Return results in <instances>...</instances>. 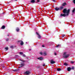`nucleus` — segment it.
Segmentation results:
<instances>
[{"instance_id": "obj_1", "label": "nucleus", "mask_w": 75, "mask_h": 75, "mask_svg": "<svg viewBox=\"0 0 75 75\" xmlns=\"http://www.w3.org/2000/svg\"><path fill=\"white\" fill-rule=\"evenodd\" d=\"M70 11V10L68 9L67 10V9L66 8L64 9L63 11V13H67V15L68 16V14L69 13V12Z\"/></svg>"}, {"instance_id": "obj_2", "label": "nucleus", "mask_w": 75, "mask_h": 75, "mask_svg": "<svg viewBox=\"0 0 75 75\" xmlns=\"http://www.w3.org/2000/svg\"><path fill=\"white\" fill-rule=\"evenodd\" d=\"M67 54V52H65L63 54V57L65 58H67L68 57H69V54Z\"/></svg>"}, {"instance_id": "obj_3", "label": "nucleus", "mask_w": 75, "mask_h": 75, "mask_svg": "<svg viewBox=\"0 0 75 75\" xmlns=\"http://www.w3.org/2000/svg\"><path fill=\"white\" fill-rule=\"evenodd\" d=\"M40 54H41V55H42L45 56L47 55V53L45 52H44V53H42V52H41L40 53Z\"/></svg>"}, {"instance_id": "obj_4", "label": "nucleus", "mask_w": 75, "mask_h": 75, "mask_svg": "<svg viewBox=\"0 0 75 75\" xmlns=\"http://www.w3.org/2000/svg\"><path fill=\"white\" fill-rule=\"evenodd\" d=\"M18 42H20L21 43V45H23V44H24V42H23V41H18Z\"/></svg>"}, {"instance_id": "obj_5", "label": "nucleus", "mask_w": 75, "mask_h": 75, "mask_svg": "<svg viewBox=\"0 0 75 75\" xmlns=\"http://www.w3.org/2000/svg\"><path fill=\"white\" fill-rule=\"evenodd\" d=\"M50 62L52 64H55V62L54 61V60L52 59L51 60Z\"/></svg>"}, {"instance_id": "obj_6", "label": "nucleus", "mask_w": 75, "mask_h": 75, "mask_svg": "<svg viewBox=\"0 0 75 75\" xmlns=\"http://www.w3.org/2000/svg\"><path fill=\"white\" fill-rule=\"evenodd\" d=\"M25 74H27V75H30V72L29 71H26L25 73Z\"/></svg>"}, {"instance_id": "obj_7", "label": "nucleus", "mask_w": 75, "mask_h": 75, "mask_svg": "<svg viewBox=\"0 0 75 75\" xmlns=\"http://www.w3.org/2000/svg\"><path fill=\"white\" fill-rule=\"evenodd\" d=\"M36 34L37 35H38V38H41V36H40V35L38 34V33L36 32Z\"/></svg>"}, {"instance_id": "obj_8", "label": "nucleus", "mask_w": 75, "mask_h": 75, "mask_svg": "<svg viewBox=\"0 0 75 75\" xmlns=\"http://www.w3.org/2000/svg\"><path fill=\"white\" fill-rule=\"evenodd\" d=\"M44 59L43 58V57H41L40 58H38V59H39V60H43Z\"/></svg>"}, {"instance_id": "obj_9", "label": "nucleus", "mask_w": 75, "mask_h": 75, "mask_svg": "<svg viewBox=\"0 0 75 75\" xmlns=\"http://www.w3.org/2000/svg\"><path fill=\"white\" fill-rule=\"evenodd\" d=\"M65 16H66V15L65 14H61L60 15V17H65Z\"/></svg>"}, {"instance_id": "obj_10", "label": "nucleus", "mask_w": 75, "mask_h": 75, "mask_svg": "<svg viewBox=\"0 0 75 75\" xmlns=\"http://www.w3.org/2000/svg\"><path fill=\"white\" fill-rule=\"evenodd\" d=\"M72 69L70 67H68L67 68V70L68 71H70L71 70V69Z\"/></svg>"}, {"instance_id": "obj_11", "label": "nucleus", "mask_w": 75, "mask_h": 75, "mask_svg": "<svg viewBox=\"0 0 75 75\" xmlns=\"http://www.w3.org/2000/svg\"><path fill=\"white\" fill-rule=\"evenodd\" d=\"M63 8H64V7H63V6H61L59 8V9L60 10H62V9H63Z\"/></svg>"}, {"instance_id": "obj_12", "label": "nucleus", "mask_w": 75, "mask_h": 75, "mask_svg": "<svg viewBox=\"0 0 75 75\" xmlns=\"http://www.w3.org/2000/svg\"><path fill=\"white\" fill-rule=\"evenodd\" d=\"M35 0H31L30 1V2L32 3H35Z\"/></svg>"}, {"instance_id": "obj_13", "label": "nucleus", "mask_w": 75, "mask_h": 75, "mask_svg": "<svg viewBox=\"0 0 75 75\" xmlns=\"http://www.w3.org/2000/svg\"><path fill=\"white\" fill-rule=\"evenodd\" d=\"M55 10H56V11H58V10H59V8L56 7L55 8Z\"/></svg>"}, {"instance_id": "obj_14", "label": "nucleus", "mask_w": 75, "mask_h": 75, "mask_svg": "<svg viewBox=\"0 0 75 75\" xmlns=\"http://www.w3.org/2000/svg\"><path fill=\"white\" fill-rule=\"evenodd\" d=\"M16 31L17 32H18L19 31H20V29H19V28H17L16 29Z\"/></svg>"}, {"instance_id": "obj_15", "label": "nucleus", "mask_w": 75, "mask_h": 75, "mask_svg": "<svg viewBox=\"0 0 75 75\" xmlns=\"http://www.w3.org/2000/svg\"><path fill=\"white\" fill-rule=\"evenodd\" d=\"M5 28V26L3 25L2 27L1 28L2 29H4V28Z\"/></svg>"}, {"instance_id": "obj_16", "label": "nucleus", "mask_w": 75, "mask_h": 75, "mask_svg": "<svg viewBox=\"0 0 75 75\" xmlns=\"http://www.w3.org/2000/svg\"><path fill=\"white\" fill-rule=\"evenodd\" d=\"M67 4H66V3L65 2L64 3L62 4V6H65Z\"/></svg>"}, {"instance_id": "obj_17", "label": "nucleus", "mask_w": 75, "mask_h": 75, "mask_svg": "<svg viewBox=\"0 0 75 75\" xmlns=\"http://www.w3.org/2000/svg\"><path fill=\"white\" fill-rule=\"evenodd\" d=\"M24 65V64H21L20 65V67H23Z\"/></svg>"}, {"instance_id": "obj_18", "label": "nucleus", "mask_w": 75, "mask_h": 75, "mask_svg": "<svg viewBox=\"0 0 75 75\" xmlns=\"http://www.w3.org/2000/svg\"><path fill=\"white\" fill-rule=\"evenodd\" d=\"M57 70L58 71H61V69L60 68H58L57 69Z\"/></svg>"}, {"instance_id": "obj_19", "label": "nucleus", "mask_w": 75, "mask_h": 75, "mask_svg": "<svg viewBox=\"0 0 75 75\" xmlns=\"http://www.w3.org/2000/svg\"><path fill=\"white\" fill-rule=\"evenodd\" d=\"M64 65H65V66H67V65H68V64H67V63H65L64 64Z\"/></svg>"}, {"instance_id": "obj_20", "label": "nucleus", "mask_w": 75, "mask_h": 75, "mask_svg": "<svg viewBox=\"0 0 75 75\" xmlns=\"http://www.w3.org/2000/svg\"><path fill=\"white\" fill-rule=\"evenodd\" d=\"M20 55H22V54H23V52H20Z\"/></svg>"}, {"instance_id": "obj_21", "label": "nucleus", "mask_w": 75, "mask_h": 75, "mask_svg": "<svg viewBox=\"0 0 75 75\" xmlns=\"http://www.w3.org/2000/svg\"><path fill=\"white\" fill-rule=\"evenodd\" d=\"M13 71H14L15 72L16 71H18V69H15V70H13Z\"/></svg>"}, {"instance_id": "obj_22", "label": "nucleus", "mask_w": 75, "mask_h": 75, "mask_svg": "<svg viewBox=\"0 0 75 75\" xmlns=\"http://www.w3.org/2000/svg\"><path fill=\"white\" fill-rule=\"evenodd\" d=\"M75 8L72 11L73 13H74V12H75Z\"/></svg>"}, {"instance_id": "obj_23", "label": "nucleus", "mask_w": 75, "mask_h": 75, "mask_svg": "<svg viewBox=\"0 0 75 75\" xmlns=\"http://www.w3.org/2000/svg\"><path fill=\"white\" fill-rule=\"evenodd\" d=\"M5 49L6 50V51H7V50H8V47H6L5 48Z\"/></svg>"}, {"instance_id": "obj_24", "label": "nucleus", "mask_w": 75, "mask_h": 75, "mask_svg": "<svg viewBox=\"0 0 75 75\" xmlns=\"http://www.w3.org/2000/svg\"><path fill=\"white\" fill-rule=\"evenodd\" d=\"M20 61H22V62H25V61H24V60H22L21 59H20Z\"/></svg>"}, {"instance_id": "obj_25", "label": "nucleus", "mask_w": 75, "mask_h": 75, "mask_svg": "<svg viewBox=\"0 0 75 75\" xmlns=\"http://www.w3.org/2000/svg\"><path fill=\"white\" fill-rule=\"evenodd\" d=\"M70 63L71 64H74V62L73 61H71L70 62Z\"/></svg>"}, {"instance_id": "obj_26", "label": "nucleus", "mask_w": 75, "mask_h": 75, "mask_svg": "<svg viewBox=\"0 0 75 75\" xmlns=\"http://www.w3.org/2000/svg\"><path fill=\"white\" fill-rule=\"evenodd\" d=\"M23 57H26V56H25V54H23Z\"/></svg>"}, {"instance_id": "obj_27", "label": "nucleus", "mask_w": 75, "mask_h": 75, "mask_svg": "<svg viewBox=\"0 0 75 75\" xmlns=\"http://www.w3.org/2000/svg\"><path fill=\"white\" fill-rule=\"evenodd\" d=\"M60 46V45H57V46H56V47H59V46Z\"/></svg>"}, {"instance_id": "obj_28", "label": "nucleus", "mask_w": 75, "mask_h": 75, "mask_svg": "<svg viewBox=\"0 0 75 75\" xmlns=\"http://www.w3.org/2000/svg\"><path fill=\"white\" fill-rule=\"evenodd\" d=\"M11 48H13V46H11Z\"/></svg>"}, {"instance_id": "obj_29", "label": "nucleus", "mask_w": 75, "mask_h": 75, "mask_svg": "<svg viewBox=\"0 0 75 75\" xmlns=\"http://www.w3.org/2000/svg\"><path fill=\"white\" fill-rule=\"evenodd\" d=\"M40 0H37V2H40Z\"/></svg>"}, {"instance_id": "obj_30", "label": "nucleus", "mask_w": 75, "mask_h": 75, "mask_svg": "<svg viewBox=\"0 0 75 75\" xmlns=\"http://www.w3.org/2000/svg\"><path fill=\"white\" fill-rule=\"evenodd\" d=\"M64 36H65V35H62V37H64Z\"/></svg>"}, {"instance_id": "obj_31", "label": "nucleus", "mask_w": 75, "mask_h": 75, "mask_svg": "<svg viewBox=\"0 0 75 75\" xmlns=\"http://www.w3.org/2000/svg\"><path fill=\"white\" fill-rule=\"evenodd\" d=\"M6 41H8V39H6Z\"/></svg>"}, {"instance_id": "obj_32", "label": "nucleus", "mask_w": 75, "mask_h": 75, "mask_svg": "<svg viewBox=\"0 0 75 75\" xmlns=\"http://www.w3.org/2000/svg\"><path fill=\"white\" fill-rule=\"evenodd\" d=\"M71 69H74V67H73Z\"/></svg>"}, {"instance_id": "obj_33", "label": "nucleus", "mask_w": 75, "mask_h": 75, "mask_svg": "<svg viewBox=\"0 0 75 75\" xmlns=\"http://www.w3.org/2000/svg\"><path fill=\"white\" fill-rule=\"evenodd\" d=\"M53 1H54V2H56V1H55V0H53Z\"/></svg>"}, {"instance_id": "obj_34", "label": "nucleus", "mask_w": 75, "mask_h": 75, "mask_svg": "<svg viewBox=\"0 0 75 75\" xmlns=\"http://www.w3.org/2000/svg\"><path fill=\"white\" fill-rule=\"evenodd\" d=\"M43 67H45V64H43Z\"/></svg>"}, {"instance_id": "obj_35", "label": "nucleus", "mask_w": 75, "mask_h": 75, "mask_svg": "<svg viewBox=\"0 0 75 75\" xmlns=\"http://www.w3.org/2000/svg\"><path fill=\"white\" fill-rule=\"evenodd\" d=\"M42 47H44V45H42Z\"/></svg>"}, {"instance_id": "obj_36", "label": "nucleus", "mask_w": 75, "mask_h": 75, "mask_svg": "<svg viewBox=\"0 0 75 75\" xmlns=\"http://www.w3.org/2000/svg\"><path fill=\"white\" fill-rule=\"evenodd\" d=\"M54 55H57V54H56V53H55L54 54Z\"/></svg>"}, {"instance_id": "obj_37", "label": "nucleus", "mask_w": 75, "mask_h": 75, "mask_svg": "<svg viewBox=\"0 0 75 75\" xmlns=\"http://www.w3.org/2000/svg\"><path fill=\"white\" fill-rule=\"evenodd\" d=\"M31 49H30V50H30V51H31Z\"/></svg>"}, {"instance_id": "obj_38", "label": "nucleus", "mask_w": 75, "mask_h": 75, "mask_svg": "<svg viewBox=\"0 0 75 75\" xmlns=\"http://www.w3.org/2000/svg\"><path fill=\"white\" fill-rule=\"evenodd\" d=\"M16 1H17V0H15Z\"/></svg>"}, {"instance_id": "obj_39", "label": "nucleus", "mask_w": 75, "mask_h": 75, "mask_svg": "<svg viewBox=\"0 0 75 75\" xmlns=\"http://www.w3.org/2000/svg\"><path fill=\"white\" fill-rule=\"evenodd\" d=\"M26 58H27V57H26Z\"/></svg>"}]
</instances>
